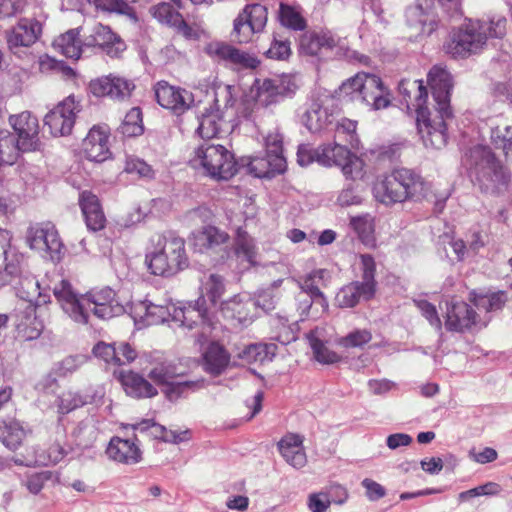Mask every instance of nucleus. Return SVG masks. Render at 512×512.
<instances>
[{"label":"nucleus","mask_w":512,"mask_h":512,"mask_svg":"<svg viewBox=\"0 0 512 512\" xmlns=\"http://www.w3.org/2000/svg\"><path fill=\"white\" fill-rule=\"evenodd\" d=\"M428 84L435 102L433 110L425 106L428 93L422 81L402 80L398 89L407 108L412 106L417 112V126L424 143L439 149L446 144V120L452 116V78L446 69L434 66L428 73Z\"/></svg>","instance_id":"obj_1"},{"label":"nucleus","mask_w":512,"mask_h":512,"mask_svg":"<svg viewBox=\"0 0 512 512\" xmlns=\"http://www.w3.org/2000/svg\"><path fill=\"white\" fill-rule=\"evenodd\" d=\"M467 169L479 189L490 195H504L511 186V175L491 148L477 145L469 150Z\"/></svg>","instance_id":"obj_2"},{"label":"nucleus","mask_w":512,"mask_h":512,"mask_svg":"<svg viewBox=\"0 0 512 512\" xmlns=\"http://www.w3.org/2000/svg\"><path fill=\"white\" fill-rule=\"evenodd\" d=\"M467 169L479 189L490 195H504L511 186V175L491 148L477 145L469 150Z\"/></svg>","instance_id":"obj_3"},{"label":"nucleus","mask_w":512,"mask_h":512,"mask_svg":"<svg viewBox=\"0 0 512 512\" xmlns=\"http://www.w3.org/2000/svg\"><path fill=\"white\" fill-rule=\"evenodd\" d=\"M148 270L157 276H172L188 267L184 239L169 234H157L150 238L145 255Z\"/></svg>","instance_id":"obj_4"},{"label":"nucleus","mask_w":512,"mask_h":512,"mask_svg":"<svg viewBox=\"0 0 512 512\" xmlns=\"http://www.w3.org/2000/svg\"><path fill=\"white\" fill-rule=\"evenodd\" d=\"M425 184L421 177L408 169H399L378 177L373 185L375 199L387 206L401 203L408 198L424 195Z\"/></svg>","instance_id":"obj_5"},{"label":"nucleus","mask_w":512,"mask_h":512,"mask_svg":"<svg viewBox=\"0 0 512 512\" xmlns=\"http://www.w3.org/2000/svg\"><path fill=\"white\" fill-rule=\"evenodd\" d=\"M9 122L17 135L16 144L11 136L0 134V152L4 154L5 148L10 150L5 161L12 165L17 160L20 151L38 150L41 142L38 120L30 112L24 111L18 115L10 116Z\"/></svg>","instance_id":"obj_6"},{"label":"nucleus","mask_w":512,"mask_h":512,"mask_svg":"<svg viewBox=\"0 0 512 512\" xmlns=\"http://www.w3.org/2000/svg\"><path fill=\"white\" fill-rule=\"evenodd\" d=\"M189 163L194 169H202L216 180H228L237 171L233 155L220 144L205 143L199 146Z\"/></svg>","instance_id":"obj_7"},{"label":"nucleus","mask_w":512,"mask_h":512,"mask_svg":"<svg viewBox=\"0 0 512 512\" xmlns=\"http://www.w3.org/2000/svg\"><path fill=\"white\" fill-rule=\"evenodd\" d=\"M487 38V23L469 20L451 35L445 44V51L454 58H466L480 52Z\"/></svg>","instance_id":"obj_8"},{"label":"nucleus","mask_w":512,"mask_h":512,"mask_svg":"<svg viewBox=\"0 0 512 512\" xmlns=\"http://www.w3.org/2000/svg\"><path fill=\"white\" fill-rule=\"evenodd\" d=\"M183 369L176 364L167 363L156 366L149 373V377L157 384L162 385V392L171 400H177L190 391L199 390L204 386V380L183 381Z\"/></svg>","instance_id":"obj_9"},{"label":"nucleus","mask_w":512,"mask_h":512,"mask_svg":"<svg viewBox=\"0 0 512 512\" xmlns=\"http://www.w3.org/2000/svg\"><path fill=\"white\" fill-rule=\"evenodd\" d=\"M267 8L261 4H248L233 21L232 36L240 44L252 41L253 35L263 31L267 24Z\"/></svg>","instance_id":"obj_10"},{"label":"nucleus","mask_w":512,"mask_h":512,"mask_svg":"<svg viewBox=\"0 0 512 512\" xmlns=\"http://www.w3.org/2000/svg\"><path fill=\"white\" fill-rule=\"evenodd\" d=\"M80 110V101L70 95L46 114L44 124L53 136L69 135Z\"/></svg>","instance_id":"obj_11"},{"label":"nucleus","mask_w":512,"mask_h":512,"mask_svg":"<svg viewBox=\"0 0 512 512\" xmlns=\"http://www.w3.org/2000/svg\"><path fill=\"white\" fill-rule=\"evenodd\" d=\"M26 242L32 250L49 253L52 260L60 258L63 244L55 226L51 223H41L30 227L27 231Z\"/></svg>","instance_id":"obj_12"},{"label":"nucleus","mask_w":512,"mask_h":512,"mask_svg":"<svg viewBox=\"0 0 512 512\" xmlns=\"http://www.w3.org/2000/svg\"><path fill=\"white\" fill-rule=\"evenodd\" d=\"M11 241V233L0 228V286L11 283L22 272L24 257Z\"/></svg>","instance_id":"obj_13"},{"label":"nucleus","mask_w":512,"mask_h":512,"mask_svg":"<svg viewBox=\"0 0 512 512\" xmlns=\"http://www.w3.org/2000/svg\"><path fill=\"white\" fill-rule=\"evenodd\" d=\"M83 44L87 48H99L111 58H119L126 49L122 38L110 27L96 24L83 36Z\"/></svg>","instance_id":"obj_14"},{"label":"nucleus","mask_w":512,"mask_h":512,"mask_svg":"<svg viewBox=\"0 0 512 512\" xmlns=\"http://www.w3.org/2000/svg\"><path fill=\"white\" fill-rule=\"evenodd\" d=\"M53 294L60 307L73 321L88 323V311L85 308L84 295H78L67 280H61L53 288Z\"/></svg>","instance_id":"obj_15"},{"label":"nucleus","mask_w":512,"mask_h":512,"mask_svg":"<svg viewBox=\"0 0 512 512\" xmlns=\"http://www.w3.org/2000/svg\"><path fill=\"white\" fill-rule=\"evenodd\" d=\"M85 308L100 319H109L121 314L123 306L116 299V293L109 287L94 289L84 294Z\"/></svg>","instance_id":"obj_16"},{"label":"nucleus","mask_w":512,"mask_h":512,"mask_svg":"<svg viewBox=\"0 0 512 512\" xmlns=\"http://www.w3.org/2000/svg\"><path fill=\"white\" fill-rule=\"evenodd\" d=\"M406 20L413 30L411 36H429L437 28V17L432 10V0H418L406 11Z\"/></svg>","instance_id":"obj_17"},{"label":"nucleus","mask_w":512,"mask_h":512,"mask_svg":"<svg viewBox=\"0 0 512 512\" xmlns=\"http://www.w3.org/2000/svg\"><path fill=\"white\" fill-rule=\"evenodd\" d=\"M223 316L234 326L247 327L256 317V303L248 295H235L221 304Z\"/></svg>","instance_id":"obj_18"},{"label":"nucleus","mask_w":512,"mask_h":512,"mask_svg":"<svg viewBox=\"0 0 512 512\" xmlns=\"http://www.w3.org/2000/svg\"><path fill=\"white\" fill-rule=\"evenodd\" d=\"M155 97L159 105L171 110L176 115H181L187 111L193 103L191 92L167 82H159L155 86Z\"/></svg>","instance_id":"obj_19"},{"label":"nucleus","mask_w":512,"mask_h":512,"mask_svg":"<svg viewBox=\"0 0 512 512\" xmlns=\"http://www.w3.org/2000/svg\"><path fill=\"white\" fill-rule=\"evenodd\" d=\"M487 323V317L482 318L465 302H452L447 306L445 325L449 330L463 331L472 326H486Z\"/></svg>","instance_id":"obj_20"},{"label":"nucleus","mask_w":512,"mask_h":512,"mask_svg":"<svg viewBox=\"0 0 512 512\" xmlns=\"http://www.w3.org/2000/svg\"><path fill=\"white\" fill-rule=\"evenodd\" d=\"M109 130L105 126H93L82 141V153L90 161L104 162L111 156Z\"/></svg>","instance_id":"obj_21"},{"label":"nucleus","mask_w":512,"mask_h":512,"mask_svg":"<svg viewBox=\"0 0 512 512\" xmlns=\"http://www.w3.org/2000/svg\"><path fill=\"white\" fill-rule=\"evenodd\" d=\"M327 274V270L318 269L307 274L302 280L297 281L302 293L307 294L316 306L312 313L315 318H320L328 310V301L320 290L321 287L326 286L325 276Z\"/></svg>","instance_id":"obj_22"},{"label":"nucleus","mask_w":512,"mask_h":512,"mask_svg":"<svg viewBox=\"0 0 512 512\" xmlns=\"http://www.w3.org/2000/svg\"><path fill=\"white\" fill-rule=\"evenodd\" d=\"M331 103L329 96L318 97L311 102L302 116V122L309 131L319 132L332 123Z\"/></svg>","instance_id":"obj_23"},{"label":"nucleus","mask_w":512,"mask_h":512,"mask_svg":"<svg viewBox=\"0 0 512 512\" xmlns=\"http://www.w3.org/2000/svg\"><path fill=\"white\" fill-rule=\"evenodd\" d=\"M42 32V26L36 19L22 18L7 34L10 49L29 47L34 44Z\"/></svg>","instance_id":"obj_24"},{"label":"nucleus","mask_w":512,"mask_h":512,"mask_svg":"<svg viewBox=\"0 0 512 512\" xmlns=\"http://www.w3.org/2000/svg\"><path fill=\"white\" fill-rule=\"evenodd\" d=\"M493 143L501 148L508 161L512 162V105L508 104L506 111L494 120L491 130Z\"/></svg>","instance_id":"obj_25"},{"label":"nucleus","mask_w":512,"mask_h":512,"mask_svg":"<svg viewBox=\"0 0 512 512\" xmlns=\"http://www.w3.org/2000/svg\"><path fill=\"white\" fill-rule=\"evenodd\" d=\"M278 450L284 460L296 469L303 468L307 463V456L300 435L289 433L278 442Z\"/></svg>","instance_id":"obj_26"},{"label":"nucleus","mask_w":512,"mask_h":512,"mask_svg":"<svg viewBox=\"0 0 512 512\" xmlns=\"http://www.w3.org/2000/svg\"><path fill=\"white\" fill-rule=\"evenodd\" d=\"M79 205L88 229L99 231L104 228L106 218L96 195L90 191H83L79 196Z\"/></svg>","instance_id":"obj_27"},{"label":"nucleus","mask_w":512,"mask_h":512,"mask_svg":"<svg viewBox=\"0 0 512 512\" xmlns=\"http://www.w3.org/2000/svg\"><path fill=\"white\" fill-rule=\"evenodd\" d=\"M230 354L218 342H211L202 353L204 371L213 376L221 375L229 366Z\"/></svg>","instance_id":"obj_28"},{"label":"nucleus","mask_w":512,"mask_h":512,"mask_svg":"<svg viewBox=\"0 0 512 512\" xmlns=\"http://www.w3.org/2000/svg\"><path fill=\"white\" fill-rule=\"evenodd\" d=\"M375 289L369 284L360 281H354L345 285L336 295V303L342 308H351L356 306L360 300H369L374 297Z\"/></svg>","instance_id":"obj_29"},{"label":"nucleus","mask_w":512,"mask_h":512,"mask_svg":"<svg viewBox=\"0 0 512 512\" xmlns=\"http://www.w3.org/2000/svg\"><path fill=\"white\" fill-rule=\"evenodd\" d=\"M66 455L65 449L59 444H52L47 451V455L38 454L34 447L27 448L26 454L16 456L13 461L17 465L33 466V465H49L60 462Z\"/></svg>","instance_id":"obj_30"},{"label":"nucleus","mask_w":512,"mask_h":512,"mask_svg":"<svg viewBox=\"0 0 512 512\" xmlns=\"http://www.w3.org/2000/svg\"><path fill=\"white\" fill-rule=\"evenodd\" d=\"M106 453L114 461L135 464L141 459V451L134 442L114 437L109 442Z\"/></svg>","instance_id":"obj_31"},{"label":"nucleus","mask_w":512,"mask_h":512,"mask_svg":"<svg viewBox=\"0 0 512 512\" xmlns=\"http://www.w3.org/2000/svg\"><path fill=\"white\" fill-rule=\"evenodd\" d=\"M249 170L256 177L272 178L281 174L286 169V159L284 156H266L264 158L254 157L249 162Z\"/></svg>","instance_id":"obj_32"},{"label":"nucleus","mask_w":512,"mask_h":512,"mask_svg":"<svg viewBox=\"0 0 512 512\" xmlns=\"http://www.w3.org/2000/svg\"><path fill=\"white\" fill-rule=\"evenodd\" d=\"M203 299H199L195 305H172V321L180 327L191 329L193 325L203 321L206 317V309L203 307Z\"/></svg>","instance_id":"obj_33"},{"label":"nucleus","mask_w":512,"mask_h":512,"mask_svg":"<svg viewBox=\"0 0 512 512\" xmlns=\"http://www.w3.org/2000/svg\"><path fill=\"white\" fill-rule=\"evenodd\" d=\"M278 346L274 343H253L245 345L237 353V357L247 364L272 361Z\"/></svg>","instance_id":"obj_34"},{"label":"nucleus","mask_w":512,"mask_h":512,"mask_svg":"<svg viewBox=\"0 0 512 512\" xmlns=\"http://www.w3.org/2000/svg\"><path fill=\"white\" fill-rule=\"evenodd\" d=\"M120 380L127 395L134 398L153 397L157 394L156 388L132 371L122 372Z\"/></svg>","instance_id":"obj_35"},{"label":"nucleus","mask_w":512,"mask_h":512,"mask_svg":"<svg viewBox=\"0 0 512 512\" xmlns=\"http://www.w3.org/2000/svg\"><path fill=\"white\" fill-rule=\"evenodd\" d=\"M26 429L15 419H0V440L10 450L18 449L26 438Z\"/></svg>","instance_id":"obj_36"},{"label":"nucleus","mask_w":512,"mask_h":512,"mask_svg":"<svg viewBox=\"0 0 512 512\" xmlns=\"http://www.w3.org/2000/svg\"><path fill=\"white\" fill-rule=\"evenodd\" d=\"M54 48L68 58L79 59L83 48V40L79 38V30L71 29L58 36L53 42Z\"/></svg>","instance_id":"obj_37"},{"label":"nucleus","mask_w":512,"mask_h":512,"mask_svg":"<svg viewBox=\"0 0 512 512\" xmlns=\"http://www.w3.org/2000/svg\"><path fill=\"white\" fill-rule=\"evenodd\" d=\"M17 295L33 308L49 302V296L42 293L38 280L33 276H26L20 280Z\"/></svg>","instance_id":"obj_38"},{"label":"nucleus","mask_w":512,"mask_h":512,"mask_svg":"<svg viewBox=\"0 0 512 512\" xmlns=\"http://www.w3.org/2000/svg\"><path fill=\"white\" fill-rule=\"evenodd\" d=\"M43 323L35 313V308L28 306L23 315L18 316L16 329L18 336L24 340H33L40 336L43 331Z\"/></svg>","instance_id":"obj_39"},{"label":"nucleus","mask_w":512,"mask_h":512,"mask_svg":"<svg viewBox=\"0 0 512 512\" xmlns=\"http://www.w3.org/2000/svg\"><path fill=\"white\" fill-rule=\"evenodd\" d=\"M136 313L146 325H157L172 319V305H157L145 300L137 306Z\"/></svg>","instance_id":"obj_40"},{"label":"nucleus","mask_w":512,"mask_h":512,"mask_svg":"<svg viewBox=\"0 0 512 512\" xmlns=\"http://www.w3.org/2000/svg\"><path fill=\"white\" fill-rule=\"evenodd\" d=\"M351 155L352 153L345 146L338 143L323 145L320 146V152L317 154V162L324 166L342 167Z\"/></svg>","instance_id":"obj_41"},{"label":"nucleus","mask_w":512,"mask_h":512,"mask_svg":"<svg viewBox=\"0 0 512 512\" xmlns=\"http://www.w3.org/2000/svg\"><path fill=\"white\" fill-rule=\"evenodd\" d=\"M224 125L225 121L218 107L216 110L202 114L197 131L202 138L211 139L218 136Z\"/></svg>","instance_id":"obj_42"},{"label":"nucleus","mask_w":512,"mask_h":512,"mask_svg":"<svg viewBox=\"0 0 512 512\" xmlns=\"http://www.w3.org/2000/svg\"><path fill=\"white\" fill-rule=\"evenodd\" d=\"M335 41L326 34H305L300 40V52L309 56H316L323 48H332Z\"/></svg>","instance_id":"obj_43"},{"label":"nucleus","mask_w":512,"mask_h":512,"mask_svg":"<svg viewBox=\"0 0 512 512\" xmlns=\"http://www.w3.org/2000/svg\"><path fill=\"white\" fill-rule=\"evenodd\" d=\"M228 240L227 233L214 226H207L195 235V245L202 251L204 249H214Z\"/></svg>","instance_id":"obj_44"},{"label":"nucleus","mask_w":512,"mask_h":512,"mask_svg":"<svg viewBox=\"0 0 512 512\" xmlns=\"http://www.w3.org/2000/svg\"><path fill=\"white\" fill-rule=\"evenodd\" d=\"M279 19L283 26L293 30H304L307 25L299 7L284 3L279 7Z\"/></svg>","instance_id":"obj_45"},{"label":"nucleus","mask_w":512,"mask_h":512,"mask_svg":"<svg viewBox=\"0 0 512 512\" xmlns=\"http://www.w3.org/2000/svg\"><path fill=\"white\" fill-rule=\"evenodd\" d=\"M256 101L263 105L269 106L278 101L282 97L278 83L274 79H265L262 82L256 81Z\"/></svg>","instance_id":"obj_46"},{"label":"nucleus","mask_w":512,"mask_h":512,"mask_svg":"<svg viewBox=\"0 0 512 512\" xmlns=\"http://www.w3.org/2000/svg\"><path fill=\"white\" fill-rule=\"evenodd\" d=\"M307 339L313 350L315 359L324 364H333L339 361L340 357L334 351H331L323 341L317 336V331L308 334Z\"/></svg>","instance_id":"obj_47"},{"label":"nucleus","mask_w":512,"mask_h":512,"mask_svg":"<svg viewBox=\"0 0 512 512\" xmlns=\"http://www.w3.org/2000/svg\"><path fill=\"white\" fill-rule=\"evenodd\" d=\"M148 436H151L155 439H160L164 442L178 444L181 442L188 441L190 439V432L189 430H168L166 427L155 422H152Z\"/></svg>","instance_id":"obj_48"},{"label":"nucleus","mask_w":512,"mask_h":512,"mask_svg":"<svg viewBox=\"0 0 512 512\" xmlns=\"http://www.w3.org/2000/svg\"><path fill=\"white\" fill-rule=\"evenodd\" d=\"M150 13L157 21L167 26L173 27L175 23H179L181 14L169 3L162 2L153 5Z\"/></svg>","instance_id":"obj_49"},{"label":"nucleus","mask_w":512,"mask_h":512,"mask_svg":"<svg viewBox=\"0 0 512 512\" xmlns=\"http://www.w3.org/2000/svg\"><path fill=\"white\" fill-rule=\"evenodd\" d=\"M121 133L128 137L138 136L143 132L142 112L140 108H132L120 126Z\"/></svg>","instance_id":"obj_50"},{"label":"nucleus","mask_w":512,"mask_h":512,"mask_svg":"<svg viewBox=\"0 0 512 512\" xmlns=\"http://www.w3.org/2000/svg\"><path fill=\"white\" fill-rule=\"evenodd\" d=\"M357 123L353 120L342 118L336 124L335 138L346 141L352 148L358 147V137L356 135Z\"/></svg>","instance_id":"obj_51"},{"label":"nucleus","mask_w":512,"mask_h":512,"mask_svg":"<svg viewBox=\"0 0 512 512\" xmlns=\"http://www.w3.org/2000/svg\"><path fill=\"white\" fill-rule=\"evenodd\" d=\"M79 440V444L83 446L91 445L98 436V428L93 418H87L81 421L74 432Z\"/></svg>","instance_id":"obj_52"},{"label":"nucleus","mask_w":512,"mask_h":512,"mask_svg":"<svg viewBox=\"0 0 512 512\" xmlns=\"http://www.w3.org/2000/svg\"><path fill=\"white\" fill-rule=\"evenodd\" d=\"M259 64L260 61L255 55L234 46L230 67L236 70H252Z\"/></svg>","instance_id":"obj_53"},{"label":"nucleus","mask_w":512,"mask_h":512,"mask_svg":"<svg viewBox=\"0 0 512 512\" xmlns=\"http://www.w3.org/2000/svg\"><path fill=\"white\" fill-rule=\"evenodd\" d=\"M372 339V333L368 329H355L346 336L337 340L338 345L344 348H360L369 343Z\"/></svg>","instance_id":"obj_54"},{"label":"nucleus","mask_w":512,"mask_h":512,"mask_svg":"<svg viewBox=\"0 0 512 512\" xmlns=\"http://www.w3.org/2000/svg\"><path fill=\"white\" fill-rule=\"evenodd\" d=\"M202 292L209 297L212 303H216L224 292L222 277L217 274H209L202 280Z\"/></svg>","instance_id":"obj_55"},{"label":"nucleus","mask_w":512,"mask_h":512,"mask_svg":"<svg viewBox=\"0 0 512 512\" xmlns=\"http://www.w3.org/2000/svg\"><path fill=\"white\" fill-rule=\"evenodd\" d=\"M382 86L383 84L379 77L366 74L358 100L370 104Z\"/></svg>","instance_id":"obj_56"},{"label":"nucleus","mask_w":512,"mask_h":512,"mask_svg":"<svg viewBox=\"0 0 512 512\" xmlns=\"http://www.w3.org/2000/svg\"><path fill=\"white\" fill-rule=\"evenodd\" d=\"M362 202L361 190L358 184L348 183L338 196V203L341 206L358 205Z\"/></svg>","instance_id":"obj_57"},{"label":"nucleus","mask_w":512,"mask_h":512,"mask_svg":"<svg viewBox=\"0 0 512 512\" xmlns=\"http://www.w3.org/2000/svg\"><path fill=\"white\" fill-rule=\"evenodd\" d=\"M84 403V399L79 394L65 391L58 398V410L60 413L66 414L82 406Z\"/></svg>","instance_id":"obj_58"},{"label":"nucleus","mask_w":512,"mask_h":512,"mask_svg":"<svg viewBox=\"0 0 512 512\" xmlns=\"http://www.w3.org/2000/svg\"><path fill=\"white\" fill-rule=\"evenodd\" d=\"M236 252L238 255H243L250 263L253 262L256 255L253 240L240 229L237 233Z\"/></svg>","instance_id":"obj_59"},{"label":"nucleus","mask_w":512,"mask_h":512,"mask_svg":"<svg viewBox=\"0 0 512 512\" xmlns=\"http://www.w3.org/2000/svg\"><path fill=\"white\" fill-rule=\"evenodd\" d=\"M365 77V73H358L354 77L345 81L340 86L341 94L349 96L352 100H358Z\"/></svg>","instance_id":"obj_60"},{"label":"nucleus","mask_w":512,"mask_h":512,"mask_svg":"<svg viewBox=\"0 0 512 512\" xmlns=\"http://www.w3.org/2000/svg\"><path fill=\"white\" fill-rule=\"evenodd\" d=\"M125 171L129 174H136L144 178H151L153 176L151 166L143 160L133 156L127 157Z\"/></svg>","instance_id":"obj_61"},{"label":"nucleus","mask_w":512,"mask_h":512,"mask_svg":"<svg viewBox=\"0 0 512 512\" xmlns=\"http://www.w3.org/2000/svg\"><path fill=\"white\" fill-rule=\"evenodd\" d=\"M361 270H362V283L369 284L372 289L376 290L375 271L376 264L374 258L369 254H363L360 256Z\"/></svg>","instance_id":"obj_62"},{"label":"nucleus","mask_w":512,"mask_h":512,"mask_svg":"<svg viewBox=\"0 0 512 512\" xmlns=\"http://www.w3.org/2000/svg\"><path fill=\"white\" fill-rule=\"evenodd\" d=\"M134 84L121 77L112 76V99L124 100L131 95Z\"/></svg>","instance_id":"obj_63"},{"label":"nucleus","mask_w":512,"mask_h":512,"mask_svg":"<svg viewBox=\"0 0 512 512\" xmlns=\"http://www.w3.org/2000/svg\"><path fill=\"white\" fill-rule=\"evenodd\" d=\"M341 168L344 175L352 180L360 179L364 175V162L354 154L350 156L349 160Z\"/></svg>","instance_id":"obj_64"}]
</instances>
